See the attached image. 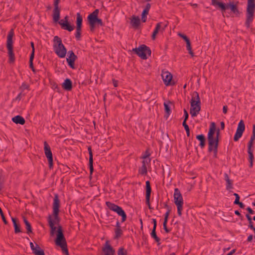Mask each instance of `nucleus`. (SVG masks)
<instances>
[{
	"label": "nucleus",
	"instance_id": "nucleus-54",
	"mask_svg": "<svg viewBox=\"0 0 255 255\" xmlns=\"http://www.w3.org/2000/svg\"><path fill=\"white\" fill-rule=\"evenodd\" d=\"M234 195L235 196V200L234 202V204H236V203H239V201H240V196L237 193H234Z\"/></svg>",
	"mask_w": 255,
	"mask_h": 255
},
{
	"label": "nucleus",
	"instance_id": "nucleus-21",
	"mask_svg": "<svg viewBox=\"0 0 255 255\" xmlns=\"http://www.w3.org/2000/svg\"><path fill=\"white\" fill-rule=\"evenodd\" d=\"M174 200L175 204H176L177 202H180V203H183L182 196L178 188L174 189Z\"/></svg>",
	"mask_w": 255,
	"mask_h": 255
},
{
	"label": "nucleus",
	"instance_id": "nucleus-14",
	"mask_svg": "<svg viewBox=\"0 0 255 255\" xmlns=\"http://www.w3.org/2000/svg\"><path fill=\"white\" fill-rule=\"evenodd\" d=\"M68 57L66 58V61L68 65L72 69H76L75 66V61L78 59L77 56L75 54L72 50L68 52Z\"/></svg>",
	"mask_w": 255,
	"mask_h": 255
},
{
	"label": "nucleus",
	"instance_id": "nucleus-24",
	"mask_svg": "<svg viewBox=\"0 0 255 255\" xmlns=\"http://www.w3.org/2000/svg\"><path fill=\"white\" fill-rule=\"evenodd\" d=\"M130 23L135 29H137L140 24V19L138 16L132 15L131 18Z\"/></svg>",
	"mask_w": 255,
	"mask_h": 255
},
{
	"label": "nucleus",
	"instance_id": "nucleus-27",
	"mask_svg": "<svg viewBox=\"0 0 255 255\" xmlns=\"http://www.w3.org/2000/svg\"><path fill=\"white\" fill-rule=\"evenodd\" d=\"M11 220L13 224L14 233L15 234L21 233L20 225L19 223L18 219L17 218H12Z\"/></svg>",
	"mask_w": 255,
	"mask_h": 255
},
{
	"label": "nucleus",
	"instance_id": "nucleus-9",
	"mask_svg": "<svg viewBox=\"0 0 255 255\" xmlns=\"http://www.w3.org/2000/svg\"><path fill=\"white\" fill-rule=\"evenodd\" d=\"M132 51L141 59L145 60L147 59V55H151V51L150 48L145 44H142L137 48H133Z\"/></svg>",
	"mask_w": 255,
	"mask_h": 255
},
{
	"label": "nucleus",
	"instance_id": "nucleus-28",
	"mask_svg": "<svg viewBox=\"0 0 255 255\" xmlns=\"http://www.w3.org/2000/svg\"><path fill=\"white\" fill-rule=\"evenodd\" d=\"M224 179L226 181V189L227 190H230V189L233 188V181L229 178V177L227 173L224 174Z\"/></svg>",
	"mask_w": 255,
	"mask_h": 255
},
{
	"label": "nucleus",
	"instance_id": "nucleus-35",
	"mask_svg": "<svg viewBox=\"0 0 255 255\" xmlns=\"http://www.w3.org/2000/svg\"><path fill=\"white\" fill-rule=\"evenodd\" d=\"M186 43V48L187 50L188 51L189 54L192 56H194V52L192 49L191 43L190 40H187V41L185 42Z\"/></svg>",
	"mask_w": 255,
	"mask_h": 255
},
{
	"label": "nucleus",
	"instance_id": "nucleus-59",
	"mask_svg": "<svg viewBox=\"0 0 255 255\" xmlns=\"http://www.w3.org/2000/svg\"><path fill=\"white\" fill-rule=\"evenodd\" d=\"M248 227L251 230L254 229V228H255L254 226V223L253 222L252 220L249 221Z\"/></svg>",
	"mask_w": 255,
	"mask_h": 255
},
{
	"label": "nucleus",
	"instance_id": "nucleus-26",
	"mask_svg": "<svg viewBox=\"0 0 255 255\" xmlns=\"http://www.w3.org/2000/svg\"><path fill=\"white\" fill-rule=\"evenodd\" d=\"M196 138L200 142L199 145L201 148H204L206 145L205 136L203 134H198L196 135Z\"/></svg>",
	"mask_w": 255,
	"mask_h": 255
},
{
	"label": "nucleus",
	"instance_id": "nucleus-7",
	"mask_svg": "<svg viewBox=\"0 0 255 255\" xmlns=\"http://www.w3.org/2000/svg\"><path fill=\"white\" fill-rule=\"evenodd\" d=\"M255 11V0H248L246 20L245 25L247 28L250 27L251 24L254 20V13Z\"/></svg>",
	"mask_w": 255,
	"mask_h": 255
},
{
	"label": "nucleus",
	"instance_id": "nucleus-47",
	"mask_svg": "<svg viewBox=\"0 0 255 255\" xmlns=\"http://www.w3.org/2000/svg\"><path fill=\"white\" fill-rule=\"evenodd\" d=\"M19 89L21 90V91H23L24 90L26 89L29 90V86L26 84L25 82L22 83L21 86L19 87Z\"/></svg>",
	"mask_w": 255,
	"mask_h": 255
},
{
	"label": "nucleus",
	"instance_id": "nucleus-17",
	"mask_svg": "<svg viewBox=\"0 0 255 255\" xmlns=\"http://www.w3.org/2000/svg\"><path fill=\"white\" fill-rule=\"evenodd\" d=\"M99 12V10L98 9H96L93 12L89 14V16L96 24H97L103 26L104 24L102 20L98 17Z\"/></svg>",
	"mask_w": 255,
	"mask_h": 255
},
{
	"label": "nucleus",
	"instance_id": "nucleus-18",
	"mask_svg": "<svg viewBox=\"0 0 255 255\" xmlns=\"http://www.w3.org/2000/svg\"><path fill=\"white\" fill-rule=\"evenodd\" d=\"M58 22L62 29L69 32L73 31L75 28L74 25H71L69 21H64V19H61L60 21L59 20Z\"/></svg>",
	"mask_w": 255,
	"mask_h": 255
},
{
	"label": "nucleus",
	"instance_id": "nucleus-12",
	"mask_svg": "<svg viewBox=\"0 0 255 255\" xmlns=\"http://www.w3.org/2000/svg\"><path fill=\"white\" fill-rule=\"evenodd\" d=\"M161 76L164 83L166 86H173L175 84V83L172 81V75L168 71H162Z\"/></svg>",
	"mask_w": 255,
	"mask_h": 255
},
{
	"label": "nucleus",
	"instance_id": "nucleus-6",
	"mask_svg": "<svg viewBox=\"0 0 255 255\" xmlns=\"http://www.w3.org/2000/svg\"><path fill=\"white\" fill-rule=\"evenodd\" d=\"M53 42V48L55 53L59 58H64L67 53V49L62 43L61 39L58 36H55Z\"/></svg>",
	"mask_w": 255,
	"mask_h": 255
},
{
	"label": "nucleus",
	"instance_id": "nucleus-2",
	"mask_svg": "<svg viewBox=\"0 0 255 255\" xmlns=\"http://www.w3.org/2000/svg\"><path fill=\"white\" fill-rule=\"evenodd\" d=\"M211 4L217 6V7L221 10L223 15L226 10L228 8H230L231 11L236 14V16H239L240 14L238 5L237 4H235L234 1H230L229 3H226L217 0H211Z\"/></svg>",
	"mask_w": 255,
	"mask_h": 255
},
{
	"label": "nucleus",
	"instance_id": "nucleus-39",
	"mask_svg": "<svg viewBox=\"0 0 255 255\" xmlns=\"http://www.w3.org/2000/svg\"><path fill=\"white\" fill-rule=\"evenodd\" d=\"M138 173L142 175H146L147 173V167L146 165H142L138 169Z\"/></svg>",
	"mask_w": 255,
	"mask_h": 255
},
{
	"label": "nucleus",
	"instance_id": "nucleus-34",
	"mask_svg": "<svg viewBox=\"0 0 255 255\" xmlns=\"http://www.w3.org/2000/svg\"><path fill=\"white\" fill-rule=\"evenodd\" d=\"M150 235L151 237L155 240L156 242L157 243L158 245H159L160 244V239L156 235V229H152Z\"/></svg>",
	"mask_w": 255,
	"mask_h": 255
},
{
	"label": "nucleus",
	"instance_id": "nucleus-49",
	"mask_svg": "<svg viewBox=\"0 0 255 255\" xmlns=\"http://www.w3.org/2000/svg\"><path fill=\"white\" fill-rule=\"evenodd\" d=\"M253 143L254 141L250 140L248 143V150H254Z\"/></svg>",
	"mask_w": 255,
	"mask_h": 255
},
{
	"label": "nucleus",
	"instance_id": "nucleus-3",
	"mask_svg": "<svg viewBox=\"0 0 255 255\" xmlns=\"http://www.w3.org/2000/svg\"><path fill=\"white\" fill-rule=\"evenodd\" d=\"M208 143L219 144L220 141V129H216L215 123L212 122L210 125V128L207 134Z\"/></svg>",
	"mask_w": 255,
	"mask_h": 255
},
{
	"label": "nucleus",
	"instance_id": "nucleus-38",
	"mask_svg": "<svg viewBox=\"0 0 255 255\" xmlns=\"http://www.w3.org/2000/svg\"><path fill=\"white\" fill-rule=\"evenodd\" d=\"M115 239H119L123 235V231L121 229H115Z\"/></svg>",
	"mask_w": 255,
	"mask_h": 255
},
{
	"label": "nucleus",
	"instance_id": "nucleus-10",
	"mask_svg": "<svg viewBox=\"0 0 255 255\" xmlns=\"http://www.w3.org/2000/svg\"><path fill=\"white\" fill-rule=\"evenodd\" d=\"M44 150L46 157L47 158L49 168L51 169L53 167V160L51 148L47 141L44 142Z\"/></svg>",
	"mask_w": 255,
	"mask_h": 255
},
{
	"label": "nucleus",
	"instance_id": "nucleus-32",
	"mask_svg": "<svg viewBox=\"0 0 255 255\" xmlns=\"http://www.w3.org/2000/svg\"><path fill=\"white\" fill-rule=\"evenodd\" d=\"M32 253L34 255H45L44 250L37 244H36V248L32 251Z\"/></svg>",
	"mask_w": 255,
	"mask_h": 255
},
{
	"label": "nucleus",
	"instance_id": "nucleus-36",
	"mask_svg": "<svg viewBox=\"0 0 255 255\" xmlns=\"http://www.w3.org/2000/svg\"><path fill=\"white\" fill-rule=\"evenodd\" d=\"M50 85L51 86V88L54 90L56 92L60 93L61 92V90L60 87L58 85V84L54 81H52L50 82Z\"/></svg>",
	"mask_w": 255,
	"mask_h": 255
},
{
	"label": "nucleus",
	"instance_id": "nucleus-13",
	"mask_svg": "<svg viewBox=\"0 0 255 255\" xmlns=\"http://www.w3.org/2000/svg\"><path fill=\"white\" fill-rule=\"evenodd\" d=\"M245 129V126L243 120H241L238 124V128L234 136V140L237 141L240 138Z\"/></svg>",
	"mask_w": 255,
	"mask_h": 255
},
{
	"label": "nucleus",
	"instance_id": "nucleus-63",
	"mask_svg": "<svg viewBox=\"0 0 255 255\" xmlns=\"http://www.w3.org/2000/svg\"><path fill=\"white\" fill-rule=\"evenodd\" d=\"M163 229L166 233H168L170 232L171 230L169 229L167 227V224H163Z\"/></svg>",
	"mask_w": 255,
	"mask_h": 255
},
{
	"label": "nucleus",
	"instance_id": "nucleus-43",
	"mask_svg": "<svg viewBox=\"0 0 255 255\" xmlns=\"http://www.w3.org/2000/svg\"><path fill=\"white\" fill-rule=\"evenodd\" d=\"M4 183V176L3 174L2 170L0 171V191L3 188V185Z\"/></svg>",
	"mask_w": 255,
	"mask_h": 255
},
{
	"label": "nucleus",
	"instance_id": "nucleus-4",
	"mask_svg": "<svg viewBox=\"0 0 255 255\" xmlns=\"http://www.w3.org/2000/svg\"><path fill=\"white\" fill-rule=\"evenodd\" d=\"M191 109L190 113L192 117H196L201 110V101L199 93L194 91L191 94V99L190 102Z\"/></svg>",
	"mask_w": 255,
	"mask_h": 255
},
{
	"label": "nucleus",
	"instance_id": "nucleus-30",
	"mask_svg": "<svg viewBox=\"0 0 255 255\" xmlns=\"http://www.w3.org/2000/svg\"><path fill=\"white\" fill-rule=\"evenodd\" d=\"M23 222L25 225L26 233L28 235L33 234L30 223L28 222L25 217H23Z\"/></svg>",
	"mask_w": 255,
	"mask_h": 255
},
{
	"label": "nucleus",
	"instance_id": "nucleus-60",
	"mask_svg": "<svg viewBox=\"0 0 255 255\" xmlns=\"http://www.w3.org/2000/svg\"><path fill=\"white\" fill-rule=\"evenodd\" d=\"M246 210L248 212V214L250 215V214H255V212L253 210H252V209L250 207H248L246 208Z\"/></svg>",
	"mask_w": 255,
	"mask_h": 255
},
{
	"label": "nucleus",
	"instance_id": "nucleus-33",
	"mask_svg": "<svg viewBox=\"0 0 255 255\" xmlns=\"http://www.w3.org/2000/svg\"><path fill=\"white\" fill-rule=\"evenodd\" d=\"M83 17L80 12L76 14V27H82Z\"/></svg>",
	"mask_w": 255,
	"mask_h": 255
},
{
	"label": "nucleus",
	"instance_id": "nucleus-41",
	"mask_svg": "<svg viewBox=\"0 0 255 255\" xmlns=\"http://www.w3.org/2000/svg\"><path fill=\"white\" fill-rule=\"evenodd\" d=\"M81 31H82L81 27H76V33H75V38L77 39V40H78V41L81 40Z\"/></svg>",
	"mask_w": 255,
	"mask_h": 255
},
{
	"label": "nucleus",
	"instance_id": "nucleus-55",
	"mask_svg": "<svg viewBox=\"0 0 255 255\" xmlns=\"http://www.w3.org/2000/svg\"><path fill=\"white\" fill-rule=\"evenodd\" d=\"M30 46L32 48V51L31 52L30 56H32V57H34L35 48H34V44L33 42H30Z\"/></svg>",
	"mask_w": 255,
	"mask_h": 255
},
{
	"label": "nucleus",
	"instance_id": "nucleus-25",
	"mask_svg": "<svg viewBox=\"0 0 255 255\" xmlns=\"http://www.w3.org/2000/svg\"><path fill=\"white\" fill-rule=\"evenodd\" d=\"M208 144V152H213V156L215 158L217 157V153H218V148L219 146V144H211L210 145V143Z\"/></svg>",
	"mask_w": 255,
	"mask_h": 255
},
{
	"label": "nucleus",
	"instance_id": "nucleus-62",
	"mask_svg": "<svg viewBox=\"0 0 255 255\" xmlns=\"http://www.w3.org/2000/svg\"><path fill=\"white\" fill-rule=\"evenodd\" d=\"M163 229L166 233H168L170 232L171 230L169 229L167 227V224H163Z\"/></svg>",
	"mask_w": 255,
	"mask_h": 255
},
{
	"label": "nucleus",
	"instance_id": "nucleus-42",
	"mask_svg": "<svg viewBox=\"0 0 255 255\" xmlns=\"http://www.w3.org/2000/svg\"><path fill=\"white\" fill-rule=\"evenodd\" d=\"M177 208V214L179 216H181L182 215V211L183 210V203H180V202H177L176 204H175Z\"/></svg>",
	"mask_w": 255,
	"mask_h": 255
},
{
	"label": "nucleus",
	"instance_id": "nucleus-50",
	"mask_svg": "<svg viewBox=\"0 0 255 255\" xmlns=\"http://www.w3.org/2000/svg\"><path fill=\"white\" fill-rule=\"evenodd\" d=\"M0 216L1 217V219H2V220L3 222V223L5 224V225H7L8 224V222L4 216V213L3 212V211H1L0 213Z\"/></svg>",
	"mask_w": 255,
	"mask_h": 255
},
{
	"label": "nucleus",
	"instance_id": "nucleus-64",
	"mask_svg": "<svg viewBox=\"0 0 255 255\" xmlns=\"http://www.w3.org/2000/svg\"><path fill=\"white\" fill-rule=\"evenodd\" d=\"M112 81L114 86L115 87H117L118 86V81L115 79H113Z\"/></svg>",
	"mask_w": 255,
	"mask_h": 255
},
{
	"label": "nucleus",
	"instance_id": "nucleus-44",
	"mask_svg": "<svg viewBox=\"0 0 255 255\" xmlns=\"http://www.w3.org/2000/svg\"><path fill=\"white\" fill-rule=\"evenodd\" d=\"M34 58V57H32V56H30L29 63V68L31 69V70L34 73H35L36 70L35 69V68L34 67L33 63Z\"/></svg>",
	"mask_w": 255,
	"mask_h": 255
},
{
	"label": "nucleus",
	"instance_id": "nucleus-58",
	"mask_svg": "<svg viewBox=\"0 0 255 255\" xmlns=\"http://www.w3.org/2000/svg\"><path fill=\"white\" fill-rule=\"evenodd\" d=\"M189 117V115L186 109H184V120H187Z\"/></svg>",
	"mask_w": 255,
	"mask_h": 255
},
{
	"label": "nucleus",
	"instance_id": "nucleus-5",
	"mask_svg": "<svg viewBox=\"0 0 255 255\" xmlns=\"http://www.w3.org/2000/svg\"><path fill=\"white\" fill-rule=\"evenodd\" d=\"M14 35V29L11 28L8 33L6 44L8 56L9 57L8 60L10 63H13L15 61V55L13 52V42L12 40Z\"/></svg>",
	"mask_w": 255,
	"mask_h": 255
},
{
	"label": "nucleus",
	"instance_id": "nucleus-8",
	"mask_svg": "<svg viewBox=\"0 0 255 255\" xmlns=\"http://www.w3.org/2000/svg\"><path fill=\"white\" fill-rule=\"evenodd\" d=\"M106 205L110 210L117 213L119 216H121L122 223H123L127 220V214L121 207L110 201L106 202Z\"/></svg>",
	"mask_w": 255,
	"mask_h": 255
},
{
	"label": "nucleus",
	"instance_id": "nucleus-45",
	"mask_svg": "<svg viewBox=\"0 0 255 255\" xmlns=\"http://www.w3.org/2000/svg\"><path fill=\"white\" fill-rule=\"evenodd\" d=\"M128 252L123 247H121L118 251V255H127Z\"/></svg>",
	"mask_w": 255,
	"mask_h": 255
},
{
	"label": "nucleus",
	"instance_id": "nucleus-53",
	"mask_svg": "<svg viewBox=\"0 0 255 255\" xmlns=\"http://www.w3.org/2000/svg\"><path fill=\"white\" fill-rule=\"evenodd\" d=\"M178 35L181 37L185 42L187 41V40H189L190 39L189 38L186 36V35L182 34V33H179Z\"/></svg>",
	"mask_w": 255,
	"mask_h": 255
},
{
	"label": "nucleus",
	"instance_id": "nucleus-20",
	"mask_svg": "<svg viewBox=\"0 0 255 255\" xmlns=\"http://www.w3.org/2000/svg\"><path fill=\"white\" fill-rule=\"evenodd\" d=\"M60 201L58 194H55L52 205L53 212H60Z\"/></svg>",
	"mask_w": 255,
	"mask_h": 255
},
{
	"label": "nucleus",
	"instance_id": "nucleus-15",
	"mask_svg": "<svg viewBox=\"0 0 255 255\" xmlns=\"http://www.w3.org/2000/svg\"><path fill=\"white\" fill-rule=\"evenodd\" d=\"M145 203L148 206L149 209H153L150 203V199L151 193V187L149 181H146L145 182Z\"/></svg>",
	"mask_w": 255,
	"mask_h": 255
},
{
	"label": "nucleus",
	"instance_id": "nucleus-57",
	"mask_svg": "<svg viewBox=\"0 0 255 255\" xmlns=\"http://www.w3.org/2000/svg\"><path fill=\"white\" fill-rule=\"evenodd\" d=\"M22 95L23 96H24V94H22V92L20 93L17 96V97L13 100V101H19L21 100V97H22Z\"/></svg>",
	"mask_w": 255,
	"mask_h": 255
},
{
	"label": "nucleus",
	"instance_id": "nucleus-31",
	"mask_svg": "<svg viewBox=\"0 0 255 255\" xmlns=\"http://www.w3.org/2000/svg\"><path fill=\"white\" fill-rule=\"evenodd\" d=\"M162 22H158L156 24L155 29H154L152 34L151 35V39L155 40L156 38V35L158 33L161 27Z\"/></svg>",
	"mask_w": 255,
	"mask_h": 255
},
{
	"label": "nucleus",
	"instance_id": "nucleus-56",
	"mask_svg": "<svg viewBox=\"0 0 255 255\" xmlns=\"http://www.w3.org/2000/svg\"><path fill=\"white\" fill-rule=\"evenodd\" d=\"M151 159L148 158V159H143V160L142 161V165H147L150 162Z\"/></svg>",
	"mask_w": 255,
	"mask_h": 255
},
{
	"label": "nucleus",
	"instance_id": "nucleus-22",
	"mask_svg": "<svg viewBox=\"0 0 255 255\" xmlns=\"http://www.w3.org/2000/svg\"><path fill=\"white\" fill-rule=\"evenodd\" d=\"M62 88L67 91H70L72 89V82L70 79L66 78L62 84Z\"/></svg>",
	"mask_w": 255,
	"mask_h": 255
},
{
	"label": "nucleus",
	"instance_id": "nucleus-61",
	"mask_svg": "<svg viewBox=\"0 0 255 255\" xmlns=\"http://www.w3.org/2000/svg\"><path fill=\"white\" fill-rule=\"evenodd\" d=\"M150 7H151V4L149 3H147L146 4V6H145V8H144L143 10H145L146 11H147L149 12V10L150 8Z\"/></svg>",
	"mask_w": 255,
	"mask_h": 255
},
{
	"label": "nucleus",
	"instance_id": "nucleus-46",
	"mask_svg": "<svg viewBox=\"0 0 255 255\" xmlns=\"http://www.w3.org/2000/svg\"><path fill=\"white\" fill-rule=\"evenodd\" d=\"M148 14V12L143 10L141 13V21L142 22H145L147 20V15Z\"/></svg>",
	"mask_w": 255,
	"mask_h": 255
},
{
	"label": "nucleus",
	"instance_id": "nucleus-51",
	"mask_svg": "<svg viewBox=\"0 0 255 255\" xmlns=\"http://www.w3.org/2000/svg\"><path fill=\"white\" fill-rule=\"evenodd\" d=\"M255 139V125H254L253 126L252 134L251 136L250 140L254 141Z\"/></svg>",
	"mask_w": 255,
	"mask_h": 255
},
{
	"label": "nucleus",
	"instance_id": "nucleus-1",
	"mask_svg": "<svg viewBox=\"0 0 255 255\" xmlns=\"http://www.w3.org/2000/svg\"><path fill=\"white\" fill-rule=\"evenodd\" d=\"M59 213V212H53L52 215L54 217V220L52 219L51 215H49L47 217L48 225L50 228V235L53 236L56 234V237L54 240L55 245L61 248L64 254L69 255L63 228L61 225H58L57 228L55 226L56 224L58 225L60 221Z\"/></svg>",
	"mask_w": 255,
	"mask_h": 255
},
{
	"label": "nucleus",
	"instance_id": "nucleus-23",
	"mask_svg": "<svg viewBox=\"0 0 255 255\" xmlns=\"http://www.w3.org/2000/svg\"><path fill=\"white\" fill-rule=\"evenodd\" d=\"M170 105H173V104L170 101H168L167 103H164V111L165 113L164 118L166 119H167V118H168V117L169 116L171 113Z\"/></svg>",
	"mask_w": 255,
	"mask_h": 255
},
{
	"label": "nucleus",
	"instance_id": "nucleus-16",
	"mask_svg": "<svg viewBox=\"0 0 255 255\" xmlns=\"http://www.w3.org/2000/svg\"><path fill=\"white\" fill-rule=\"evenodd\" d=\"M102 250L104 253V255H114L115 253V249L110 244V242L108 240L106 242Z\"/></svg>",
	"mask_w": 255,
	"mask_h": 255
},
{
	"label": "nucleus",
	"instance_id": "nucleus-11",
	"mask_svg": "<svg viewBox=\"0 0 255 255\" xmlns=\"http://www.w3.org/2000/svg\"><path fill=\"white\" fill-rule=\"evenodd\" d=\"M59 2L60 0H54V9L53 10L52 17L53 20L54 22H58L60 18L61 8L59 7Z\"/></svg>",
	"mask_w": 255,
	"mask_h": 255
},
{
	"label": "nucleus",
	"instance_id": "nucleus-37",
	"mask_svg": "<svg viewBox=\"0 0 255 255\" xmlns=\"http://www.w3.org/2000/svg\"><path fill=\"white\" fill-rule=\"evenodd\" d=\"M253 150H248V153L249 154V160L250 162V167H252L253 165V160H254V154H253Z\"/></svg>",
	"mask_w": 255,
	"mask_h": 255
},
{
	"label": "nucleus",
	"instance_id": "nucleus-52",
	"mask_svg": "<svg viewBox=\"0 0 255 255\" xmlns=\"http://www.w3.org/2000/svg\"><path fill=\"white\" fill-rule=\"evenodd\" d=\"M150 156V152H149L148 150L147 149L146 150V151H145L144 154L142 155V156L141 157V158L142 159H147V157H149V156Z\"/></svg>",
	"mask_w": 255,
	"mask_h": 255
},
{
	"label": "nucleus",
	"instance_id": "nucleus-40",
	"mask_svg": "<svg viewBox=\"0 0 255 255\" xmlns=\"http://www.w3.org/2000/svg\"><path fill=\"white\" fill-rule=\"evenodd\" d=\"M87 20L90 25V29L91 31H93L95 29L96 24L93 22L91 18L88 15L87 17Z\"/></svg>",
	"mask_w": 255,
	"mask_h": 255
},
{
	"label": "nucleus",
	"instance_id": "nucleus-29",
	"mask_svg": "<svg viewBox=\"0 0 255 255\" xmlns=\"http://www.w3.org/2000/svg\"><path fill=\"white\" fill-rule=\"evenodd\" d=\"M12 121L16 124H20L23 125L25 121V119L21 116L17 115L12 118Z\"/></svg>",
	"mask_w": 255,
	"mask_h": 255
},
{
	"label": "nucleus",
	"instance_id": "nucleus-48",
	"mask_svg": "<svg viewBox=\"0 0 255 255\" xmlns=\"http://www.w3.org/2000/svg\"><path fill=\"white\" fill-rule=\"evenodd\" d=\"M165 173H167L168 176L170 175V170L168 165H166L165 169L163 168L162 174L163 176H164Z\"/></svg>",
	"mask_w": 255,
	"mask_h": 255
},
{
	"label": "nucleus",
	"instance_id": "nucleus-19",
	"mask_svg": "<svg viewBox=\"0 0 255 255\" xmlns=\"http://www.w3.org/2000/svg\"><path fill=\"white\" fill-rule=\"evenodd\" d=\"M88 150L89 154V166L90 169V178H92V175L94 171V167H93V155L92 150V147L91 146H89L88 147Z\"/></svg>",
	"mask_w": 255,
	"mask_h": 255
}]
</instances>
